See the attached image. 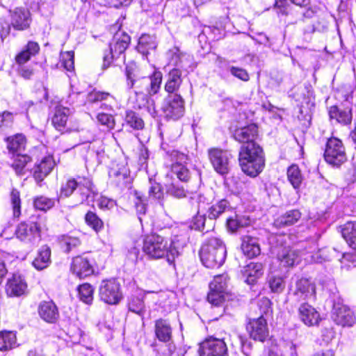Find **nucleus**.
I'll return each mask as SVG.
<instances>
[{
    "instance_id": "1",
    "label": "nucleus",
    "mask_w": 356,
    "mask_h": 356,
    "mask_svg": "<svg viewBox=\"0 0 356 356\" xmlns=\"http://www.w3.org/2000/svg\"><path fill=\"white\" fill-rule=\"evenodd\" d=\"M126 74L128 87L134 88L138 108L148 107L149 97L156 95L161 88L163 78L161 72H154L149 77L136 79L131 72V67H127Z\"/></svg>"
},
{
    "instance_id": "2",
    "label": "nucleus",
    "mask_w": 356,
    "mask_h": 356,
    "mask_svg": "<svg viewBox=\"0 0 356 356\" xmlns=\"http://www.w3.org/2000/svg\"><path fill=\"white\" fill-rule=\"evenodd\" d=\"M143 250L145 254L152 259H165L172 264L179 254L172 241L158 234L147 236L143 241Z\"/></svg>"
},
{
    "instance_id": "3",
    "label": "nucleus",
    "mask_w": 356,
    "mask_h": 356,
    "mask_svg": "<svg viewBox=\"0 0 356 356\" xmlns=\"http://www.w3.org/2000/svg\"><path fill=\"white\" fill-rule=\"evenodd\" d=\"M238 159L243 172L252 177H257L265 165L262 148L257 143L243 145Z\"/></svg>"
},
{
    "instance_id": "4",
    "label": "nucleus",
    "mask_w": 356,
    "mask_h": 356,
    "mask_svg": "<svg viewBox=\"0 0 356 356\" xmlns=\"http://www.w3.org/2000/svg\"><path fill=\"white\" fill-rule=\"evenodd\" d=\"M200 256L203 265L207 268H218L225 261L226 247L220 238H210L202 245Z\"/></svg>"
},
{
    "instance_id": "5",
    "label": "nucleus",
    "mask_w": 356,
    "mask_h": 356,
    "mask_svg": "<svg viewBox=\"0 0 356 356\" xmlns=\"http://www.w3.org/2000/svg\"><path fill=\"white\" fill-rule=\"evenodd\" d=\"M76 189L80 193V203L88 200L90 192L94 193L92 181L89 178L79 176L77 178L70 177L62 184L59 197H69Z\"/></svg>"
},
{
    "instance_id": "6",
    "label": "nucleus",
    "mask_w": 356,
    "mask_h": 356,
    "mask_svg": "<svg viewBox=\"0 0 356 356\" xmlns=\"http://www.w3.org/2000/svg\"><path fill=\"white\" fill-rule=\"evenodd\" d=\"M130 42V37L123 31H118L110 43L109 51L105 53L103 58V67H108L114 60H120L124 63V52Z\"/></svg>"
},
{
    "instance_id": "7",
    "label": "nucleus",
    "mask_w": 356,
    "mask_h": 356,
    "mask_svg": "<svg viewBox=\"0 0 356 356\" xmlns=\"http://www.w3.org/2000/svg\"><path fill=\"white\" fill-rule=\"evenodd\" d=\"M44 229H47L44 220L39 218L35 222H20L15 230V235L23 242L34 243L40 240L41 232Z\"/></svg>"
},
{
    "instance_id": "8",
    "label": "nucleus",
    "mask_w": 356,
    "mask_h": 356,
    "mask_svg": "<svg viewBox=\"0 0 356 356\" xmlns=\"http://www.w3.org/2000/svg\"><path fill=\"white\" fill-rule=\"evenodd\" d=\"M325 161L333 166H340L347 158L342 141L336 137L327 139L324 152Z\"/></svg>"
},
{
    "instance_id": "9",
    "label": "nucleus",
    "mask_w": 356,
    "mask_h": 356,
    "mask_svg": "<svg viewBox=\"0 0 356 356\" xmlns=\"http://www.w3.org/2000/svg\"><path fill=\"white\" fill-rule=\"evenodd\" d=\"M228 276L227 274H222L215 276L209 284V292L207 295L208 301L213 306L220 307L227 297Z\"/></svg>"
},
{
    "instance_id": "10",
    "label": "nucleus",
    "mask_w": 356,
    "mask_h": 356,
    "mask_svg": "<svg viewBox=\"0 0 356 356\" xmlns=\"http://www.w3.org/2000/svg\"><path fill=\"white\" fill-rule=\"evenodd\" d=\"M99 296L106 304H118L122 298L120 283L115 279L103 280L99 287Z\"/></svg>"
},
{
    "instance_id": "11",
    "label": "nucleus",
    "mask_w": 356,
    "mask_h": 356,
    "mask_svg": "<svg viewBox=\"0 0 356 356\" xmlns=\"http://www.w3.org/2000/svg\"><path fill=\"white\" fill-rule=\"evenodd\" d=\"M209 159L214 170L220 175L229 173L231 169L232 156L227 150L212 148L208 151Z\"/></svg>"
},
{
    "instance_id": "12",
    "label": "nucleus",
    "mask_w": 356,
    "mask_h": 356,
    "mask_svg": "<svg viewBox=\"0 0 356 356\" xmlns=\"http://www.w3.org/2000/svg\"><path fill=\"white\" fill-rule=\"evenodd\" d=\"M162 111L168 119L177 120L184 113V101L178 94H168L162 104Z\"/></svg>"
},
{
    "instance_id": "13",
    "label": "nucleus",
    "mask_w": 356,
    "mask_h": 356,
    "mask_svg": "<svg viewBox=\"0 0 356 356\" xmlns=\"http://www.w3.org/2000/svg\"><path fill=\"white\" fill-rule=\"evenodd\" d=\"M226 343L222 339L209 337L200 343V356H223L227 353Z\"/></svg>"
},
{
    "instance_id": "14",
    "label": "nucleus",
    "mask_w": 356,
    "mask_h": 356,
    "mask_svg": "<svg viewBox=\"0 0 356 356\" xmlns=\"http://www.w3.org/2000/svg\"><path fill=\"white\" fill-rule=\"evenodd\" d=\"M316 296L315 284L307 279L302 278L296 283L292 297L297 302L314 299Z\"/></svg>"
},
{
    "instance_id": "15",
    "label": "nucleus",
    "mask_w": 356,
    "mask_h": 356,
    "mask_svg": "<svg viewBox=\"0 0 356 356\" xmlns=\"http://www.w3.org/2000/svg\"><path fill=\"white\" fill-rule=\"evenodd\" d=\"M332 318L336 324L342 327H352L356 323L355 314L343 305L334 306Z\"/></svg>"
},
{
    "instance_id": "16",
    "label": "nucleus",
    "mask_w": 356,
    "mask_h": 356,
    "mask_svg": "<svg viewBox=\"0 0 356 356\" xmlns=\"http://www.w3.org/2000/svg\"><path fill=\"white\" fill-rule=\"evenodd\" d=\"M55 166V161L52 156L47 155L35 163L32 169L33 176L35 181L39 184L52 171Z\"/></svg>"
},
{
    "instance_id": "17",
    "label": "nucleus",
    "mask_w": 356,
    "mask_h": 356,
    "mask_svg": "<svg viewBox=\"0 0 356 356\" xmlns=\"http://www.w3.org/2000/svg\"><path fill=\"white\" fill-rule=\"evenodd\" d=\"M247 330L252 339L259 341H264L268 334L266 321L262 316L250 320Z\"/></svg>"
},
{
    "instance_id": "18",
    "label": "nucleus",
    "mask_w": 356,
    "mask_h": 356,
    "mask_svg": "<svg viewBox=\"0 0 356 356\" xmlns=\"http://www.w3.org/2000/svg\"><path fill=\"white\" fill-rule=\"evenodd\" d=\"M171 156L175 159V163L172 165V174L176 175L179 181H188L191 177L189 170L181 163L187 160L186 156L175 151L172 153Z\"/></svg>"
},
{
    "instance_id": "19",
    "label": "nucleus",
    "mask_w": 356,
    "mask_h": 356,
    "mask_svg": "<svg viewBox=\"0 0 356 356\" xmlns=\"http://www.w3.org/2000/svg\"><path fill=\"white\" fill-rule=\"evenodd\" d=\"M71 271L80 279L92 275L94 269L89 260L83 257H76L72 259Z\"/></svg>"
},
{
    "instance_id": "20",
    "label": "nucleus",
    "mask_w": 356,
    "mask_h": 356,
    "mask_svg": "<svg viewBox=\"0 0 356 356\" xmlns=\"http://www.w3.org/2000/svg\"><path fill=\"white\" fill-rule=\"evenodd\" d=\"M111 180L120 187H129L131 181L129 170L125 165H120L109 171Z\"/></svg>"
},
{
    "instance_id": "21",
    "label": "nucleus",
    "mask_w": 356,
    "mask_h": 356,
    "mask_svg": "<svg viewBox=\"0 0 356 356\" xmlns=\"http://www.w3.org/2000/svg\"><path fill=\"white\" fill-rule=\"evenodd\" d=\"M257 127L254 124H251L236 129L234 137L237 141L244 143L243 145H248L250 143H256L254 140L257 136Z\"/></svg>"
},
{
    "instance_id": "22",
    "label": "nucleus",
    "mask_w": 356,
    "mask_h": 356,
    "mask_svg": "<svg viewBox=\"0 0 356 356\" xmlns=\"http://www.w3.org/2000/svg\"><path fill=\"white\" fill-rule=\"evenodd\" d=\"M298 312L300 320L306 325L314 326L318 324L320 315L312 306L302 303L299 307Z\"/></svg>"
},
{
    "instance_id": "23",
    "label": "nucleus",
    "mask_w": 356,
    "mask_h": 356,
    "mask_svg": "<svg viewBox=\"0 0 356 356\" xmlns=\"http://www.w3.org/2000/svg\"><path fill=\"white\" fill-rule=\"evenodd\" d=\"M30 13L24 9L17 8L11 12V24L17 30H24L30 24Z\"/></svg>"
},
{
    "instance_id": "24",
    "label": "nucleus",
    "mask_w": 356,
    "mask_h": 356,
    "mask_svg": "<svg viewBox=\"0 0 356 356\" xmlns=\"http://www.w3.org/2000/svg\"><path fill=\"white\" fill-rule=\"evenodd\" d=\"M40 316L47 323H55L59 314L56 305L52 301L42 302L38 308Z\"/></svg>"
},
{
    "instance_id": "25",
    "label": "nucleus",
    "mask_w": 356,
    "mask_h": 356,
    "mask_svg": "<svg viewBox=\"0 0 356 356\" xmlns=\"http://www.w3.org/2000/svg\"><path fill=\"white\" fill-rule=\"evenodd\" d=\"M27 284L24 279L19 275H13L7 283V293L10 296H20L25 293Z\"/></svg>"
},
{
    "instance_id": "26",
    "label": "nucleus",
    "mask_w": 356,
    "mask_h": 356,
    "mask_svg": "<svg viewBox=\"0 0 356 356\" xmlns=\"http://www.w3.org/2000/svg\"><path fill=\"white\" fill-rule=\"evenodd\" d=\"M329 116L331 119L343 125H348L351 123L353 119L352 108H339L337 106H331L329 109Z\"/></svg>"
},
{
    "instance_id": "27",
    "label": "nucleus",
    "mask_w": 356,
    "mask_h": 356,
    "mask_svg": "<svg viewBox=\"0 0 356 356\" xmlns=\"http://www.w3.org/2000/svg\"><path fill=\"white\" fill-rule=\"evenodd\" d=\"M300 252L291 248H282L277 255L280 265L284 267L293 266L299 261Z\"/></svg>"
},
{
    "instance_id": "28",
    "label": "nucleus",
    "mask_w": 356,
    "mask_h": 356,
    "mask_svg": "<svg viewBox=\"0 0 356 356\" xmlns=\"http://www.w3.org/2000/svg\"><path fill=\"white\" fill-rule=\"evenodd\" d=\"M181 82V72L179 69L175 67L170 70L167 75V81L164 87L165 90L168 94H177V92Z\"/></svg>"
},
{
    "instance_id": "29",
    "label": "nucleus",
    "mask_w": 356,
    "mask_h": 356,
    "mask_svg": "<svg viewBox=\"0 0 356 356\" xmlns=\"http://www.w3.org/2000/svg\"><path fill=\"white\" fill-rule=\"evenodd\" d=\"M264 273L263 265L261 263L251 262L245 266L243 270V276L245 278V282L249 284H254Z\"/></svg>"
},
{
    "instance_id": "30",
    "label": "nucleus",
    "mask_w": 356,
    "mask_h": 356,
    "mask_svg": "<svg viewBox=\"0 0 356 356\" xmlns=\"http://www.w3.org/2000/svg\"><path fill=\"white\" fill-rule=\"evenodd\" d=\"M72 111L63 106H57L55 108V113L52 118V124L58 131H62L66 126L67 122Z\"/></svg>"
},
{
    "instance_id": "31",
    "label": "nucleus",
    "mask_w": 356,
    "mask_h": 356,
    "mask_svg": "<svg viewBox=\"0 0 356 356\" xmlns=\"http://www.w3.org/2000/svg\"><path fill=\"white\" fill-rule=\"evenodd\" d=\"M241 250L243 254L249 258H253L260 254L261 249L257 238L245 236L242 238Z\"/></svg>"
},
{
    "instance_id": "32",
    "label": "nucleus",
    "mask_w": 356,
    "mask_h": 356,
    "mask_svg": "<svg viewBox=\"0 0 356 356\" xmlns=\"http://www.w3.org/2000/svg\"><path fill=\"white\" fill-rule=\"evenodd\" d=\"M157 44L158 42L155 35L143 34L138 40L137 49L140 54L147 55L150 51L156 49Z\"/></svg>"
},
{
    "instance_id": "33",
    "label": "nucleus",
    "mask_w": 356,
    "mask_h": 356,
    "mask_svg": "<svg viewBox=\"0 0 356 356\" xmlns=\"http://www.w3.org/2000/svg\"><path fill=\"white\" fill-rule=\"evenodd\" d=\"M155 334L160 341L168 342L172 337V328L170 323L165 319L155 321Z\"/></svg>"
},
{
    "instance_id": "34",
    "label": "nucleus",
    "mask_w": 356,
    "mask_h": 356,
    "mask_svg": "<svg viewBox=\"0 0 356 356\" xmlns=\"http://www.w3.org/2000/svg\"><path fill=\"white\" fill-rule=\"evenodd\" d=\"M40 50L39 44L33 41H29L25 49L19 52L15 57L17 64L23 65L29 61L31 56L36 55Z\"/></svg>"
},
{
    "instance_id": "35",
    "label": "nucleus",
    "mask_w": 356,
    "mask_h": 356,
    "mask_svg": "<svg viewBox=\"0 0 356 356\" xmlns=\"http://www.w3.org/2000/svg\"><path fill=\"white\" fill-rule=\"evenodd\" d=\"M7 148L11 153L20 154L24 150L26 145V137L22 134H17L7 138Z\"/></svg>"
},
{
    "instance_id": "36",
    "label": "nucleus",
    "mask_w": 356,
    "mask_h": 356,
    "mask_svg": "<svg viewBox=\"0 0 356 356\" xmlns=\"http://www.w3.org/2000/svg\"><path fill=\"white\" fill-rule=\"evenodd\" d=\"M51 250L47 246H42L33 261V266L38 270L47 268L51 262Z\"/></svg>"
},
{
    "instance_id": "37",
    "label": "nucleus",
    "mask_w": 356,
    "mask_h": 356,
    "mask_svg": "<svg viewBox=\"0 0 356 356\" xmlns=\"http://www.w3.org/2000/svg\"><path fill=\"white\" fill-rule=\"evenodd\" d=\"M341 234L349 246L356 249V221H350L344 224Z\"/></svg>"
},
{
    "instance_id": "38",
    "label": "nucleus",
    "mask_w": 356,
    "mask_h": 356,
    "mask_svg": "<svg viewBox=\"0 0 356 356\" xmlns=\"http://www.w3.org/2000/svg\"><path fill=\"white\" fill-rule=\"evenodd\" d=\"M300 217L301 213L298 210H291L277 218L274 224L277 227L290 226L298 222Z\"/></svg>"
},
{
    "instance_id": "39",
    "label": "nucleus",
    "mask_w": 356,
    "mask_h": 356,
    "mask_svg": "<svg viewBox=\"0 0 356 356\" xmlns=\"http://www.w3.org/2000/svg\"><path fill=\"white\" fill-rule=\"evenodd\" d=\"M230 205L227 200L222 199L216 203L212 204L207 211L208 218L209 219H216L222 213L229 210Z\"/></svg>"
},
{
    "instance_id": "40",
    "label": "nucleus",
    "mask_w": 356,
    "mask_h": 356,
    "mask_svg": "<svg viewBox=\"0 0 356 356\" xmlns=\"http://www.w3.org/2000/svg\"><path fill=\"white\" fill-rule=\"evenodd\" d=\"M17 343L16 334L10 331L0 332V350H6L14 348Z\"/></svg>"
},
{
    "instance_id": "41",
    "label": "nucleus",
    "mask_w": 356,
    "mask_h": 356,
    "mask_svg": "<svg viewBox=\"0 0 356 356\" xmlns=\"http://www.w3.org/2000/svg\"><path fill=\"white\" fill-rule=\"evenodd\" d=\"M251 222L250 219L246 216H238L236 215L230 217L227 220V227L231 232H236L241 227L248 226Z\"/></svg>"
},
{
    "instance_id": "42",
    "label": "nucleus",
    "mask_w": 356,
    "mask_h": 356,
    "mask_svg": "<svg viewBox=\"0 0 356 356\" xmlns=\"http://www.w3.org/2000/svg\"><path fill=\"white\" fill-rule=\"evenodd\" d=\"M327 252L328 250L326 248H323L316 253L311 250H306L303 255L307 262L322 263L330 259Z\"/></svg>"
},
{
    "instance_id": "43",
    "label": "nucleus",
    "mask_w": 356,
    "mask_h": 356,
    "mask_svg": "<svg viewBox=\"0 0 356 356\" xmlns=\"http://www.w3.org/2000/svg\"><path fill=\"white\" fill-rule=\"evenodd\" d=\"M84 219L87 225L96 233L103 229L104 222L95 212L90 211H88L85 215Z\"/></svg>"
},
{
    "instance_id": "44",
    "label": "nucleus",
    "mask_w": 356,
    "mask_h": 356,
    "mask_svg": "<svg viewBox=\"0 0 356 356\" xmlns=\"http://www.w3.org/2000/svg\"><path fill=\"white\" fill-rule=\"evenodd\" d=\"M30 161L31 158L28 155L18 154L14 158L11 166L16 174L22 175L25 174V167Z\"/></svg>"
},
{
    "instance_id": "45",
    "label": "nucleus",
    "mask_w": 356,
    "mask_h": 356,
    "mask_svg": "<svg viewBox=\"0 0 356 356\" xmlns=\"http://www.w3.org/2000/svg\"><path fill=\"white\" fill-rule=\"evenodd\" d=\"M80 300L86 304L90 305L93 300L94 289L90 284L85 283L78 288Z\"/></svg>"
},
{
    "instance_id": "46",
    "label": "nucleus",
    "mask_w": 356,
    "mask_h": 356,
    "mask_svg": "<svg viewBox=\"0 0 356 356\" xmlns=\"http://www.w3.org/2000/svg\"><path fill=\"white\" fill-rule=\"evenodd\" d=\"M287 177L294 188H298L300 187L302 181V177L297 165H292L288 168Z\"/></svg>"
},
{
    "instance_id": "47",
    "label": "nucleus",
    "mask_w": 356,
    "mask_h": 356,
    "mask_svg": "<svg viewBox=\"0 0 356 356\" xmlns=\"http://www.w3.org/2000/svg\"><path fill=\"white\" fill-rule=\"evenodd\" d=\"M166 192L176 197L182 198L186 196V191L183 185H180L177 180L173 179L170 184H165Z\"/></svg>"
},
{
    "instance_id": "48",
    "label": "nucleus",
    "mask_w": 356,
    "mask_h": 356,
    "mask_svg": "<svg viewBox=\"0 0 356 356\" xmlns=\"http://www.w3.org/2000/svg\"><path fill=\"white\" fill-rule=\"evenodd\" d=\"M129 310L140 316H143L145 312V304L141 298L131 297L128 303Z\"/></svg>"
},
{
    "instance_id": "49",
    "label": "nucleus",
    "mask_w": 356,
    "mask_h": 356,
    "mask_svg": "<svg viewBox=\"0 0 356 356\" xmlns=\"http://www.w3.org/2000/svg\"><path fill=\"white\" fill-rule=\"evenodd\" d=\"M125 121L128 125L135 129H142L144 127L143 120L132 111L127 112Z\"/></svg>"
},
{
    "instance_id": "50",
    "label": "nucleus",
    "mask_w": 356,
    "mask_h": 356,
    "mask_svg": "<svg viewBox=\"0 0 356 356\" xmlns=\"http://www.w3.org/2000/svg\"><path fill=\"white\" fill-rule=\"evenodd\" d=\"M87 99L88 102L92 103L104 100H108L111 103L115 102V98L110 93L100 92L95 90L88 95Z\"/></svg>"
},
{
    "instance_id": "51",
    "label": "nucleus",
    "mask_w": 356,
    "mask_h": 356,
    "mask_svg": "<svg viewBox=\"0 0 356 356\" xmlns=\"http://www.w3.org/2000/svg\"><path fill=\"white\" fill-rule=\"evenodd\" d=\"M33 204L35 209L41 211H46L52 208L55 204L54 199L44 196H40L35 198Z\"/></svg>"
},
{
    "instance_id": "52",
    "label": "nucleus",
    "mask_w": 356,
    "mask_h": 356,
    "mask_svg": "<svg viewBox=\"0 0 356 356\" xmlns=\"http://www.w3.org/2000/svg\"><path fill=\"white\" fill-rule=\"evenodd\" d=\"M10 202L13 207V216L18 218L21 214V199L20 193L13 188L10 193Z\"/></svg>"
},
{
    "instance_id": "53",
    "label": "nucleus",
    "mask_w": 356,
    "mask_h": 356,
    "mask_svg": "<svg viewBox=\"0 0 356 356\" xmlns=\"http://www.w3.org/2000/svg\"><path fill=\"white\" fill-rule=\"evenodd\" d=\"M60 243L63 248H65L67 252H70L73 248L78 247L81 241L77 237L63 235L60 238Z\"/></svg>"
},
{
    "instance_id": "54",
    "label": "nucleus",
    "mask_w": 356,
    "mask_h": 356,
    "mask_svg": "<svg viewBox=\"0 0 356 356\" xmlns=\"http://www.w3.org/2000/svg\"><path fill=\"white\" fill-rule=\"evenodd\" d=\"M269 286L273 292L281 293L285 288V282L282 277L271 276L269 278Z\"/></svg>"
},
{
    "instance_id": "55",
    "label": "nucleus",
    "mask_w": 356,
    "mask_h": 356,
    "mask_svg": "<svg viewBox=\"0 0 356 356\" xmlns=\"http://www.w3.org/2000/svg\"><path fill=\"white\" fill-rule=\"evenodd\" d=\"M74 54L73 51H66L61 54V60L63 66L67 71H72L74 67Z\"/></svg>"
},
{
    "instance_id": "56",
    "label": "nucleus",
    "mask_w": 356,
    "mask_h": 356,
    "mask_svg": "<svg viewBox=\"0 0 356 356\" xmlns=\"http://www.w3.org/2000/svg\"><path fill=\"white\" fill-rule=\"evenodd\" d=\"M97 120L103 125L106 126L108 129H112L115 126V120L113 115L107 113H99L97 115Z\"/></svg>"
},
{
    "instance_id": "57",
    "label": "nucleus",
    "mask_w": 356,
    "mask_h": 356,
    "mask_svg": "<svg viewBox=\"0 0 356 356\" xmlns=\"http://www.w3.org/2000/svg\"><path fill=\"white\" fill-rule=\"evenodd\" d=\"M204 223H205L204 215L197 214L193 218L189 227L192 229L200 231V230L203 229V228L204 227Z\"/></svg>"
},
{
    "instance_id": "58",
    "label": "nucleus",
    "mask_w": 356,
    "mask_h": 356,
    "mask_svg": "<svg viewBox=\"0 0 356 356\" xmlns=\"http://www.w3.org/2000/svg\"><path fill=\"white\" fill-rule=\"evenodd\" d=\"M97 205L101 209H111L115 206V202L104 196H100L97 200Z\"/></svg>"
},
{
    "instance_id": "59",
    "label": "nucleus",
    "mask_w": 356,
    "mask_h": 356,
    "mask_svg": "<svg viewBox=\"0 0 356 356\" xmlns=\"http://www.w3.org/2000/svg\"><path fill=\"white\" fill-rule=\"evenodd\" d=\"M149 197L156 200L162 199L163 197V193L162 191L161 185L158 183L152 184L149 189Z\"/></svg>"
},
{
    "instance_id": "60",
    "label": "nucleus",
    "mask_w": 356,
    "mask_h": 356,
    "mask_svg": "<svg viewBox=\"0 0 356 356\" xmlns=\"http://www.w3.org/2000/svg\"><path fill=\"white\" fill-rule=\"evenodd\" d=\"M168 56L170 58V63L175 65H179L181 60V53L179 49L177 47H175L168 52Z\"/></svg>"
},
{
    "instance_id": "61",
    "label": "nucleus",
    "mask_w": 356,
    "mask_h": 356,
    "mask_svg": "<svg viewBox=\"0 0 356 356\" xmlns=\"http://www.w3.org/2000/svg\"><path fill=\"white\" fill-rule=\"evenodd\" d=\"M230 72L233 76L242 81H247L249 80V74L244 69L236 67H232L230 68Z\"/></svg>"
},
{
    "instance_id": "62",
    "label": "nucleus",
    "mask_w": 356,
    "mask_h": 356,
    "mask_svg": "<svg viewBox=\"0 0 356 356\" xmlns=\"http://www.w3.org/2000/svg\"><path fill=\"white\" fill-rule=\"evenodd\" d=\"M290 3L287 0H275V8L277 9V13L282 15H287Z\"/></svg>"
},
{
    "instance_id": "63",
    "label": "nucleus",
    "mask_w": 356,
    "mask_h": 356,
    "mask_svg": "<svg viewBox=\"0 0 356 356\" xmlns=\"http://www.w3.org/2000/svg\"><path fill=\"white\" fill-rule=\"evenodd\" d=\"M136 195L137 198V201L135 202L136 211L138 214H145L146 211V204L141 199V197L138 195V193Z\"/></svg>"
},
{
    "instance_id": "64",
    "label": "nucleus",
    "mask_w": 356,
    "mask_h": 356,
    "mask_svg": "<svg viewBox=\"0 0 356 356\" xmlns=\"http://www.w3.org/2000/svg\"><path fill=\"white\" fill-rule=\"evenodd\" d=\"M346 179L349 183H354L356 181V165H353L346 172Z\"/></svg>"
}]
</instances>
